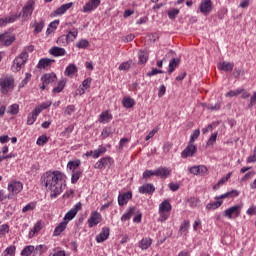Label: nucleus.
<instances>
[{
	"instance_id": "1",
	"label": "nucleus",
	"mask_w": 256,
	"mask_h": 256,
	"mask_svg": "<svg viewBox=\"0 0 256 256\" xmlns=\"http://www.w3.org/2000/svg\"><path fill=\"white\" fill-rule=\"evenodd\" d=\"M63 174L59 171L46 172L41 177L42 185H45L46 189L50 191L51 199H55L58 195L63 193Z\"/></svg>"
},
{
	"instance_id": "2",
	"label": "nucleus",
	"mask_w": 256,
	"mask_h": 256,
	"mask_svg": "<svg viewBox=\"0 0 256 256\" xmlns=\"http://www.w3.org/2000/svg\"><path fill=\"white\" fill-rule=\"evenodd\" d=\"M15 89V79L12 76H5L0 78V92L3 95H7L9 91Z\"/></svg>"
},
{
	"instance_id": "3",
	"label": "nucleus",
	"mask_w": 256,
	"mask_h": 256,
	"mask_svg": "<svg viewBox=\"0 0 256 256\" xmlns=\"http://www.w3.org/2000/svg\"><path fill=\"white\" fill-rule=\"evenodd\" d=\"M33 7H35V2L33 0H29L19 14V17H21L22 21H29L31 15H33Z\"/></svg>"
},
{
	"instance_id": "4",
	"label": "nucleus",
	"mask_w": 256,
	"mask_h": 256,
	"mask_svg": "<svg viewBox=\"0 0 256 256\" xmlns=\"http://www.w3.org/2000/svg\"><path fill=\"white\" fill-rule=\"evenodd\" d=\"M28 58L29 54L26 51H22L20 55L14 59L12 66L13 71H21V67L27 63Z\"/></svg>"
},
{
	"instance_id": "5",
	"label": "nucleus",
	"mask_w": 256,
	"mask_h": 256,
	"mask_svg": "<svg viewBox=\"0 0 256 256\" xmlns=\"http://www.w3.org/2000/svg\"><path fill=\"white\" fill-rule=\"evenodd\" d=\"M41 81L42 85L40 86V89L44 91V89H46L48 85H51V83H55V81H57V75H55V73L44 74L41 77Z\"/></svg>"
},
{
	"instance_id": "6",
	"label": "nucleus",
	"mask_w": 256,
	"mask_h": 256,
	"mask_svg": "<svg viewBox=\"0 0 256 256\" xmlns=\"http://www.w3.org/2000/svg\"><path fill=\"white\" fill-rule=\"evenodd\" d=\"M197 153V146L195 144L189 142L187 147L182 151L181 157L183 159H187V157H193Z\"/></svg>"
},
{
	"instance_id": "7",
	"label": "nucleus",
	"mask_w": 256,
	"mask_h": 256,
	"mask_svg": "<svg viewBox=\"0 0 256 256\" xmlns=\"http://www.w3.org/2000/svg\"><path fill=\"white\" fill-rule=\"evenodd\" d=\"M241 209V206L239 205H235V206H232L228 209H226L224 212H223V215L224 217H227L228 219H233V215L234 217H239L240 215V210Z\"/></svg>"
},
{
	"instance_id": "8",
	"label": "nucleus",
	"mask_w": 256,
	"mask_h": 256,
	"mask_svg": "<svg viewBox=\"0 0 256 256\" xmlns=\"http://www.w3.org/2000/svg\"><path fill=\"white\" fill-rule=\"evenodd\" d=\"M199 9L202 15H208L211 11H213V3L211 0H204L200 3Z\"/></svg>"
},
{
	"instance_id": "9",
	"label": "nucleus",
	"mask_w": 256,
	"mask_h": 256,
	"mask_svg": "<svg viewBox=\"0 0 256 256\" xmlns=\"http://www.w3.org/2000/svg\"><path fill=\"white\" fill-rule=\"evenodd\" d=\"M131 199H133V193L131 191L119 194L118 205H120V207H123V205H127V203L131 201Z\"/></svg>"
},
{
	"instance_id": "10",
	"label": "nucleus",
	"mask_w": 256,
	"mask_h": 256,
	"mask_svg": "<svg viewBox=\"0 0 256 256\" xmlns=\"http://www.w3.org/2000/svg\"><path fill=\"white\" fill-rule=\"evenodd\" d=\"M13 41H15V36L9 33L0 34V45L9 47V45H12Z\"/></svg>"
},
{
	"instance_id": "11",
	"label": "nucleus",
	"mask_w": 256,
	"mask_h": 256,
	"mask_svg": "<svg viewBox=\"0 0 256 256\" xmlns=\"http://www.w3.org/2000/svg\"><path fill=\"white\" fill-rule=\"evenodd\" d=\"M81 207H82L81 202H78L77 204H75V206L66 213L64 217V221H67V220L71 221L75 217V215H77V213L81 211Z\"/></svg>"
},
{
	"instance_id": "12",
	"label": "nucleus",
	"mask_w": 256,
	"mask_h": 256,
	"mask_svg": "<svg viewBox=\"0 0 256 256\" xmlns=\"http://www.w3.org/2000/svg\"><path fill=\"white\" fill-rule=\"evenodd\" d=\"M207 167L205 165L192 166L190 168V173L192 175H201L202 177L207 175Z\"/></svg>"
},
{
	"instance_id": "13",
	"label": "nucleus",
	"mask_w": 256,
	"mask_h": 256,
	"mask_svg": "<svg viewBox=\"0 0 256 256\" xmlns=\"http://www.w3.org/2000/svg\"><path fill=\"white\" fill-rule=\"evenodd\" d=\"M101 5V0H91L83 7V13H89V11H95Z\"/></svg>"
},
{
	"instance_id": "14",
	"label": "nucleus",
	"mask_w": 256,
	"mask_h": 256,
	"mask_svg": "<svg viewBox=\"0 0 256 256\" xmlns=\"http://www.w3.org/2000/svg\"><path fill=\"white\" fill-rule=\"evenodd\" d=\"M23 190V183L21 182H11L8 185V191H10V193H13L14 195H17V193H21V191Z\"/></svg>"
},
{
	"instance_id": "15",
	"label": "nucleus",
	"mask_w": 256,
	"mask_h": 256,
	"mask_svg": "<svg viewBox=\"0 0 256 256\" xmlns=\"http://www.w3.org/2000/svg\"><path fill=\"white\" fill-rule=\"evenodd\" d=\"M171 175V170L166 167H159L155 170V177H161V179H167Z\"/></svg>"
},
{
	"instance_id": "16",
	"label": "nucleus",
	"mask_w": 256,
	"mask_h": 256,
	"mask_svg": "<svg viewBox=\"0 0 256 256\" xmlns=\"http://www.w3.org/2000/svg\"><path fill=\"white\" fill-rule=\"evenodd\" d=\"M72 7L73 2L61 5L58 9L54 11V17H57V15H64V13H67V11H69V9H71Z\"/></svg>"
},
{
	"instance_id": "17",
	"label": "nucleus",
	"mask_w": 256,
	"mask_h": 256,
	"mask_svg": "<svg viewBox=\"0 0 256 256\" xmlns=\"http://www.w3.org/2000/svg\"><path fill=\"white\" fill-rule=\"evenodd\" d=\"M102 218L99 212H92L90 219L88 220L89 227H94V225H99Z\"/></svg>"
},
{
	"instance_id": "18",
	"label": "nucleus",
	"mask_w": 256,
	"mask_h": 256,
	"mask_svg": "<svg viewBox=\"0 0 256 256\" xmlns=\"http://www.w3.org/2000/svg\"><path fill=\"white\" fill-rule=\"evenodd\" d=\"M109 228H102L100 234L96 237L97 243H103V241H107L109 239Z\"/></svg>"
},
{
	"instance_id": "19",
	"label": "nucleus",
	"mask_w": 256,
	"mask_h": 256,
	"mask_svg": "<svg viewBox=\"0 0 256 256\" xmlns=\"http://www.w3.org/2000/svg\"><path fill=\"white\" fill-rule=\"evenodd\" d=\"M217 67L219 69V71H233V67H235V64L231 63V62H227V61H223L217 64Z\"/></svg>"
},
{
	"instance_id": "20",
	"label": "nucleus",
	"mask_w": 256,
	"mask_h": 256,
	"mask_svg": "<svg viewBox=\"0 0 256 256\" xmlns=\"http://www.w3.org/2000/svg\"><path fill=\"white\" fill-rule=\"evenodd\" d=\"M41 113V110L34 109L30 114H28L27 117V125H33L35 121H37V117H39V114Z\"/></svg>"
},
{
	"instance_id": "21",
	"label": "nucleus",
	"mask_w": 256,
	"mask_h": 256,
	"mask_svg": "<svg viewBox=\"0 0 256 256\" xmlns=\"http://www.w3.org/2000/svg\"><path fill=\"white\" fill-rule=\"evenodd\" d=\"M49 53L53 57H63V55H65L67 52L64 48L55 46L49 50Z\"/></svg>"
},
{
	"instance_id": "22",
	"label": "nucleus",
	"mask_w": 256,
	"mask_h": 256,
	"mask_svg": "<svg viewBox=\"0 0 256 256\" xmlns=\"http://www.w3.org/2000/svg\"><path fill=\"white\" fill-rule=\"evenodd\" d=\"M155 192V186L153 184H144L139 187V193L151 195V193Z\"/></svg>"
},
{
	"instance_id": "23",
	"label": "nucleus",
	"mask_w": 256,
	"mask_h": 256,
	"mask_svg": "<svg viewBox=\"0 0 256 256\" xmlns=\"http://www.w3.org/2000/svg\"><path fill=\"white\" fill-rule=\"evenodd\" d=\"M52 63H55L54 59L42 58V59L39 60L37 68L38 69H45V67L51 66Z\"/></svg>"
},
{
	"instance_id": "24",
	"label": "nucleus",
	"mask_w": 256,
	"mask_h": 256,
	"mask_svg": "<svg viewBox=\"0 0 256 256\" xmlns=\"http://www.w3.org/2000/svg\"><path fill=\"white\" fill-rule=\"evenodd\" d=\"M65 229H67V221H63L61 222L55 229L53 232L54 237H59V235H61L63 233V231H65Z\"/></svg>"
},
{
	"instance_id": "25",
	"label": "nucleus",
	"mask_w": 256,
	"mask_h": 256,
	"mask_svg": "<svg viewBox=\"0 0 256 256\" xmlns=\"http://www.w3.org/2000/svg\"><path fill=\"white\" fill-rule=\"evenodd\" d=\"M233 197H239V192L237 190H232L230 192H227L225 194H222L220 196H216L215 199L219 200V199H231Z\"/></svg>"
},
{
	"instance_id": "26",
	"label": "nucleus",
	"mask_w": 256,
	"mask_h": 256,
	"mask_svg": "<svg viewBox=\"0 0 256 256\" xmlns=\"http://www.w3.org/2000/svg\"><path fill=\"white\" fill-rule=\"evenodd\" d=\"M180 60L179 58H173L168 66V74L171 75V73H173V71H175V69H177V67L179 66Z\"/></svg>"
},
{
	"instance_id": "27",
	"label": "nucleus",
	"mask_w": 256,
	"mask_h": 256,
	"mask_svg": "<svg viewBox=\"0 0 256 256\" xmlns=\"http://www.w3.org/2000/svg\"><path fill=\"white\" fill-rule=\"evenodd\" d=\"M75 73H77V66L75 64H70L66 67L64 75H66V77H73Z\"/></svg>"
},
{
	"instance_id": "28",
	"label": "nucleus",
	"mask_w": 256,
	"mask_h": 256,
	"mask_svg": "<svg viewBox=\"0 0 256 256\" xmlns=\"http://www.w3.org/2000/svg\"><path fill=\"white\" fill-rule=\"evenodd\" d=\"M113 119V115L109 114V111L102 112L99 116L100 123H109Z\"/></svg>"
},
{
	"instance_id": "29",
	"label": "nucleus",
	"mask_w": 256,
	"mask_h": 256,
	"mask_svg": "<svg viewBox=\"0 0 256 256\" xmlns=\"http://www.w3.org/2000/svg\"><path fill=\"white\" fill-rule=\"evenodd\" d=\"M138 57H139V64L140 65H145V63H147L148 59H149V54H147V51L145 50H140L139 51V54H138Z\"/></svg>"
},
{
	"instance_id": "30",
	"label": "nucleus",
	"mask_w": 256,
	"mask_h": 256,
	"mask_svg": "<svg viewBox=\"0 0 256 256\" xmlns=\"http://www.w3.org/2000/svg\"><path fill=\"white\" fill-rule=\"evenodd\" d=\"M159 211H160V213H167V212L171 211V203H169V200H164L159 205Z\"/></svg>"
},
{
	"instance_id": "31",
	"label": "nucleus",
	"mask_w": 256,
	"mask_h": 256,
	"mask_svg": "<svg viewBox=\"0 0 256 256\" xmlns=\"http://www.w3.org/2000/svg\"><path fill=\"white\" fill-rule=\"evenodd\" d=\"M122 104L126 109H131V107L135 106V100L131 97H124L122 99Z\"/></svg>"
},
{
	"instance_id": "32",
	"label": "nucleus",
	"mask_w": 256,
	"mask_h": 256,
	"mask_svg": "<svg viewBox=\"0 0 256 256\" xmlns=\"http://www.w3.org/2000/svg\"><path fill=\"white\" fill-rule=\"evenodd\" d=\"M17 21V16L12 15L6 18H0V27H3L4 25H7L8 23H15Z\"/></svg>"
},
{
	"instance_id": "33",
	"label": "nucleus",
	"mask_w": 256,
	"mask_h": 256,
	"mask_svg": "<svg viewBox=\"0 0 256 256\" xmlns=\"http://www.w3.org/2000/svg\"><path fill=\"white\" fill-rule=\"evenodd\" d=\"M67 83V80L62 79L57 83V86L53 88L52 92L54 93H61L63 89H65V84Z\"/></svg>"
},
{
	"instance_id": "34",
	"label": "nucleus",
	"mask_w": 256,
	"mask_h": 256,
	"mask_svg": "<svg viewBox=\"0 0 256 256\" xmlns=\"http://www.w3.org/2000/svg\"><path fill=\"white\" fill-rule=\"evenodd\" d=\"M78 33L79 32L77 31V28H73L72 31H69L68 34L66 35L68 43L75 41V39H77Z\"/></svg>"
},
{
	"instance_id": "35",
	"label": "nucleus",
	"mask_w": 256,
	"mask_h": 256,
	"mask_svg": "<svg viewBox=\"0 0 256 256\" xmlns=\"http://www.w3.org/2000/svg\"><path fill=\"white\" fill-rule=\"evenodd\" d=\"M113 133H115V128L105 127L102 130L101 136L103 137V139H107V137H111Z\"/></svg>"
},
{
	"instance_id": "36",
	"label": "nucleus",
	"mask_w": 256,
	"mask_h": 256,
	"mask_svg": "<svg viewBox=\"0 0 256 256\" xmlns=\"http://www.w3.org/2000/svg\"><path fill=\"white\" fill-rule=\"evenodd\" d=\"M152 243L153 241L151 240V238H144L140 241L139 247L142 249H149Z\"/></svg>"
},
{
	"instance_id": "37",
	"label": "nucleus",
	"mask_w": 256,
	"mask_h": 256,
	"mask_svg": "<svg viewBox=\"0 0 256 256\" xmlns=\"http://www.w3.org/2000/svg\"><path fill=\"white\" fill-rule=\"evenodd\" d=\"M221 205H223V201L218 200L216 202H212L206 205V209L208 211H211V209H219V207H221Z\"/></svg>"
},
{
	"instance_id": "38",
	"label": "nucleus",
	"mask_w": 256,
	"mask_h": 256,
	"mask_svg": "<svg viewBox=\"0 0 256 256\" xmlns=\"http://www.w3.org/2000/svg\"><path fill=\"white\" fill-rule=\"evenodd\" d=\"M100 161L102 162V166L107 169H109L111 165H113V159L111 157H104L100 159Z\"/></svg>"
},
{
	"instance_id": "39",
	"label": "nucleus",
	"mask_w": 256,
	"mask_h": 256,
	"mask_svg": "<svg viewBox=\"0 0 256 256\" xmlns=\"http://www.w3.org/2000/svg\"><path fill=\"white\" fill-rule=\"evenodd\" d=\"M80 165H81V160H75V161H69L67 164V167L72 171H77L75 169H77Z\"/></svg>"
},
{
	"instance_id": "40",
	"label": "nucleus",
	"mask_w": 256,
	"mask_h": 256,
	"mask_svg": "<svg viewBox=\"0 0 256 256\" xmlns=\"http://www.w3.org/2000/svg\"><path fill=\"white\" fill-rule=\"evenodd\" d=\"M35 251V246L33 245H29V246H26L22 252H21V255L23 256H29L31 255V253H33Z\"/></svg>"
},
{
	"instance_id": "41",
	"label": "nucleus",
	"mask_w": 256,
	"mask_h": 256,
	"mask_svg": "<svg viewBox=\"0 0 256 256\" xmlns=\"http://www.w3.org/2000/svg\"><path fill=\"white\" fill-rule=\"evenodd\" d=\"M189 227H190L189 220H184L182 222V224L180 225V232L181 233H189Z\"/></svg>"
},
{
	"instance_id": "42",
	"label": "nucleus",
	"mask_w": 256,
	"mask_h": 256,
	"mask_svg": "<svg viewBox=\"0 0 256 256\" xmlns=\"http://www.w3.org/2000/svg\"><path fill=\"white\" fill-rule=\"evenodd\" d=\"M82 172L81 171H72V178H71V183L75 185L81 178Z\"/></svg>"
},
{
	"instance_id": "43",
	"label": "nucleus",
	"mask_w": 256,
	"mask_h": 256,
	"mask_svg": "<svg viewBox=\"0 0 256 256\" xmlns=\"http://www.w3.org/2000/svg\"><path fill=\"white\" fill-rule=\"evenodd\" d=\"M76 47L78 49H87L89 47V41L86 39H81L79 42L76 43Z\"/></svg>"
},
{
	"instance_id": "44",
	"label": "nucleus",
	"mask_w": 256,
	"mask_h": 256,
	"mask_svg": "<svg viewBox=\"0 0 256 256\" xmlns=\"http://www.w3.org/2000/svg\"><path fill=\"white\" fill-rule=\"evenodd\" d=\"M179 15V9L174 8L168 11V17L169 19L175 20L177 16Z\"/></svg>"
},
{
	"instance_id": "45",
	"label": "nucleus",
	"mask_w": 256,
	"mask_h": 256,
	"mask_svg": "<svg viewBox=\"0 0 256 256\" xmlns=\"http://www.w3.org/2000/svg\"><path fill=\"white\" fill-rule=\"evenodd\" d=\"M43 27H45V22L43 20L36 22L34 33H41V31H43Z\"/></svg>"
},
{
	"instance_id": "46",
	"label": "nucleus",
	"mask_w": 256,
	"mask_h": 256,
	"mask_svg": "<svg viewBox=\"0 0 256 256\" xmlns=\"http://www.w3.org/2000/svg\"><path fill=\"white\" fill-rule=\"evenodd\" d=\"M107 149L105 147H100L97 150L94 151L93 158L98 159V157H101L103 153H105Z\"/></svg>"
},
{
	"instance_id": "47",
	"label": "nucleus",
	"mask_w": 256,
	"mask_h": 256,
	"mask_svg": "<svg viewBox=\"0 0 256 256\" xmlns=\"http://www.w3.org/2000/svg\"><path fill=\"white\" fill-rule=\"evenodd\" d=\"M131 69V61H126L120 64L119 71H129Z\"/></svg>"
},
{
	"instance_id": "48",
	"label": "nucleus",
	"mask_w": 256,
	"mask_h": 256,
	"mask_svg": "<svg viewBox=\"0 0 256 256\" xmlns=\"http://www.w3.org/2000/svg\"><path fill=\"white\" fill-rule=\"evenodd\" d=\"M8 113H10V115H17V113H19V105L12 104L8 109Z\"/></svg>"
},
{
	"instance_id": "49",
	"label": "nucleus",
	"mask_w": 256,
	"mask_h": 256,
	"mask_svg": "<svg viewBox=\"0 0 256 256\" xmlns=\"http://www.w3.org/2000/svg\"><path fill=\"white\" fill-rule=\"evenodd\" d=\"M200 135H201V131L199 129H196L194 133L191 134L189 143H195V140L199 139Z\"/></svg>"
},
{
	"instance_id": "50",
	"label": "nucleus",
	"mask_w": 256,
	"mask_h": 256,
	"mask_svg": "<svg viewBox=\"0 0 256 256\" xmlns=\"http://www.w3.org/2000/svg\"><path fill=\"white\" fill-rule=\"evenodd\" d=\"M216 141H217V132H214V133L210 136V138L208 139L207 145H208V146H213V145H215Z\"/></svg>"
},
{
	"instance_id": "51",
	"label": "nucleus",
	"mask_w": 256,
	"mask_h": 256,
	"mask_svg": "<svg viewBox=\"0 0 256 256\" xmlns=\"http://www.w3.org/2000/svg\"><path fill=\"white\" fill-rule=\"evenodd\" d=\"M241 75H245V72L243 70H241L240 68H235L234 72H233V77L235 79H239V77H241Z\"/></svg>"
},
{
	"instance_id": "52",
	"label": "nucleus",
	"mask_w": 256,
	"mask_h": 256,
	"mask_svg": "<svg viewBox=\"0 0 256 256\" xmlns=\"http://www.w3.org/2000/svg\"><path fill=\"white\" fill-rule=\"evenodd\" d=\"M243 93V90H236V91H229L226 93V97H237V95H241Z\"/></svg>"
},
{
	"instance_id": "53",
	"label": "nucleus",
	"mask_w": 256,
	"mask_h": 256,
	"mask_svg": "<svg viewBox=\"0 0 256 256\" xmlns=\"http://www.w3.org/2000/svg\"><path fill=\"white\" fill-rule=\"evenodd\" d=\"M47 141H48V139H47V136H45V135H42V136H40L38 139H37V145H39V146H43V145H45V143H47Z\"/></svg>"
},
{
	"instance_id": "54",
	"label": "nucleus",
	"mask_w": 256,
	"mask_h": 256,
	"mask_svg": "<svg viewBox=\"0 0 256 256\" xmlns=\"http://www.w3.org/2000/svg\"><path fill=\"white\" fill-rule=\"evenodd\" d=\"M36 253H39L40 255H43L45 251H47V247L45 245H38L35 248Z\"/></svg>"
},
{
	"instance_id": "55",
	"label": "nucleus",
	"mask_w": 256,
	"mask_h": 256,
	"mask_svg": "<svg viewBox=\"0 0 256 256\" xmlns=\"http://www.w3.org/2000/svg\"><path fill=\"white\" fill-rule=\"evenodd\" d=\"M149 177H155V171H153V170L144 171L143 179H149Z\"/></svg>"
},
{
	"instance_id": "56",
	"label": "nucleus",
	"mask_w": 256,
	"mask_h": 256,
	"mask_svg": "<svg viewBox=\"0 0 256 256\" xmlns=\"http://www.w3.org/2000/svg\"><path fill=\"white\" fill-rule=\"evenodd\" d=\"M72 113H75V105H69L66 107L64 114L65 115H71Z\"/></svg>"
},
{
	"instance_id": "57",
	"label": "nucleus",
	"mask_w": 256,
	"mask_h": 256,
	"mask_svg": "<svg viewBox=\"0 0 256 256\" xmlns=\"http://www.w3.org/2000/svg\"><path fill=\"white\" fill-rule=\"evenodd\" d=\"M65 43H69L66 35H62L57 39L58 45H65Z\"/></svg>"
},
{
	"instance_id": "58",
	"label": "nucleus",
	"mask_w": 256,
	"mask_h": 256,
	"mask_svg": "<svg viewBox=\"0 0 256 256\" xmlns=\"http://www.w3.org/2000/svg\"><path fill=\"white\" fill-rule=\"evenodd\" d=\"M255 105H256V92H254V94L251 96L248 107L249 109H251V107H255Z\"/></svg>"
},
{
	"instance_id": "59",
	"label": "nucleus",
	"mask_w": 256,
	"mask_h": 256,
	"mask_svg": "<svg viewBox=\"0 0 256 256\" xmlns=\"http://www.w3.org/2000/svg\"><path fill=\"white\" fill-rule=\"evenodd\" d=\"M255 176V172L251 171V172H247L244 177L241 179V181H249V179H251L252 177Z\"/></svg>"
},
{
	"instance_id": "60",
	"label": "nucleus",
	"mask_w": 256,
	"mask_h": 256,
	"mask_svg": "<svg viewBox=\"0 0 256 256\" xmlns=\"http://www.w3.org/2000/svg\"><path fill=\"white\" fill-rule=\"evenodd\" d=\"M5 233H9V225L7 224L0 226V235H5Z\"/></svg>"
},
{
	"instance_id": "61",
	"label": "nucleus",
	"mask_w": 256,
	"mask_h": 256,
	"mask_svg": "<svg viewBox=\"0 0 256 256\" xmlns=\"http://www.w3.org/2000/svg\"><path fill=\"white\" fill-rule=\"evenodd\" d=\"M35 209V204H27L23 207L22 213H27V211H33Z\"/></svg>"
},
{
	"instance_id": "62",
	"label": "nucleus",
	"mask_w": 256,
	"mask_h": 256,
	"mask_svg": "<svg viewBox=\"0 0 256 256\" xmlns=\"http://www.w3.org/2000/svg\"><path fill=\"white\" fill-rule=\"evenodd\" d=\"M29 81H31V74L26 73V77H25V79L22 80V83L20 84V87H23L24 85H27V83H29Z\"/></svg>"
},
{
	"instance_id": "63",
	"label": "nucleus",
	"mask_w": 256,
	"mask_h": 256,
	"mask_svg": "<svg viewBox=\"0 0 256 256\" xmlns=\"http://www.w3.org/2000/svg\"><path fill=\"white\" fill-rule=\"evenodd\" d=\"M15 249V246H10L6 248L5 253H7L8 255H15Z\"/></svg>"
},
{
	"instance_id": "64",
	"label": "nucleus",
	"mask_w": 256,
	"mask_h": 256,
	"mask_svg": "<svg viewBox=\"0 0 256 256\" xmlns=\"http://www.w3.org/2000/svg\"><path fill=\"white\" fill-rule=\"evenodd\" d=\"M247 215H256V206H251L247 211Z\"/></svg>"
}]
</instances>
